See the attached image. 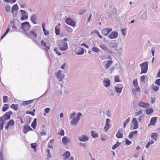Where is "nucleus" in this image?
I'll return each mask as SVG.
<instances>
[{"label": "nucleus", "instance_id": "nucleus-1", "mask_svg": "<svg viewBox=\"0 0 160 160\" xmlns=\"http://www.w3.org/2000/svg\"><path fill=\"white\" fill-rule=\"evenodd\" d=\"M59 49L62 51H66L68 49L67 43L63 40H60L58 43Z\"/></svg>", "mask_w": 160, "mask_h": 160}, {"label": "nucleus", "instance_id": "nucleus-2", "mask_svg": "<svg viewBox=\"0 0 160 160\" xmlns=\"http://www.w3.org/2000/svg\"><path fill=\"white\" fill-rule=\"evenodd\" d=\"M31 26L29 22H22L21 24V28L23 30L24 33L30 30Z\"/></svg>", "mask_w": 160, "mask_h": 160}, {"label": "nucleus", "instance_id": "nucleus-3", "mask_svg": "<svg viewBox=\"0 0 160 160\" xmlns=\"http://www.w3.org/2000/svg\"><path fill=\"white\" fill-rule=\"evenodd\" d=\"M24 34L26 35L28 38L35 40L37 38V34L35 32V30L32 29L29 33L25 32Z\"/></svg>", "mask_w": 160, "mask_h": 160}, {"label": "nucleus", "instance_id": "nucleus-4", "mask_svg": "<svg viewBox=\"0 0 160 160\" xmlns=\"http://www.w3.org/2000/svg\"><path fill=\"white\" fill-rule=\"evenodd\" d=\"M148 62H145L140 64V66L141 69L140 74L146 73L148 70Z\"/></svg>", "mask_w": 160, "mask_h": 160}, {"label": "nucleus", "instance_id": "nucleus-5", "mask_svg": "<svg viewBox=\"0 0 160 160\" xmlns=\"http://www.w3.org/2000/svg\"><path fill=\"white\" fill-rule=\"evenodd\" d=\"M12 114V111H9L7 112L4 114L1 117L0 120L1 121H5L9 120L10 119L11 115Z\"/></svg>", "mask_w": 160, "mask_h": 160}, {"label": "nucleus", "instance_id": "nucleus-6", "mask_svg": "<svg viewBox=\"0 0 160 160\" xmlns=\"http://www.w3.org/2000/svg\"><path fill=\"white\" fill-rule=\"evenodd\" d=\"M20 12H21L22 17L20 19L21 21H23L25 20H27L28 18V15H26V12L25 11L21 9L20 10Z\"/></svg>", "mask_w": 160, "mask_h": 160}, {"label": "nucleus", "instance_id": "nucleus-7", "mask_svg": "<svg viewBox=\"0 0 160 160\" xmlns=\"http://www.w3.org/2000/svg\"><path fill=\"white\" fill-rule=\"evenodd\" d=\"M112 29L111 28H106L103 29L101 31L102 34L105 36H107L109 32H111Z\"/></svg>", "mask_w": 160, "mask_h": 160}, {"label": "nucleus", "instance_id": "nucleus-8", "mask_svg": "<svg viewBox=\"0 0 160 160\" xmlns=\"http://www.w3.org/2000/svg\"><path fill=\"white\" fill-rule=\"evenodd\" d=\"M133 83L134 87L136 88L135 89H132V92H138L140 89V88L138 85L137 79H134L133 81Z\"/></svg>", "mask_w": 160, "mask_h": 160}, {"label": "nucleus", "instance_id": "nucleus-9", "mask_svg": "<svg viewBox=\"0 0 160 160\" xmlns=\"http://www.w3.org/2000/svg\"><path fill=\"white\" fill-rule=\"evenodd\" d=\"M65 22L67 24L72 27H74L76 25L74 21L70 18H67L66 19Z\"/></svg>", "mask_w": 160, "mask_h": 160}, {"label": "nucleus", "instance_id": "nucleus-10", "mask_svg": "<svg viewBox=\"0 0 160 160\" xmlns=\"http://www.w3.org/2000/svg\"><path fill=\"white\" fill-rule=\"evenodd\" d=\"M41 44L42 46L47 51H48L50 48V47L48 44L44 42L43 40H42L40 41Z\"/></svg>", "mask_w": 160, "mask_h": 160}, {"label": "nucleus", "instance_id": "nucleus-11", "mask_svg": "<svg viewBox=\"0 0 160 160\" xmlns=\"http://www.w3.org/2000/svg\"><path fill=\"white\" fill-rule=\"evenodd\" d=\"M62 71L61 70H58L57 74V77L59 81H61L62 78L64 77V75L61 73Z\"/></svg>", "mask_w": 160, "mask_h": 160}, {"label": "nucleus", "instance_id": "nucleus-12", "mask_svg": "<svg viewBox=\"0 0 160 160\" xmlns=\"http://www.w3.org/2000/svg\"><path fill=\"white\" fill-rule=\"evenodd\" d=\"M118 36V33L116 31L112 32L108 36V38L110 39H115L117 38Z\"/></svg>", "mask_w": 160, "mask_h": 160}, {"label": "nucleus", "instance_id": "nucleus-13", "mask_svg": "<svg viewBox=\"0 0 160 160\" xmlns=\"http://www.w3.org/2000/svg\"><path fill=\"white\" fill-rule=\"evenodd\" d=\"M32 130V129L28 125H25L23 127V132L25 134L29 131Z\"/></svg>", "mask_w": 160, "mask_h": 160}, {"label": "nucleus", "instance_id": "nucleus-14", "mask_svg": "<svg viewBox=\"0 0 160 160\" xmlns=\"http://www.w3.org/2000/svg\"><path fill=\"white\" fill-rule=\"evenodd\" d=\"M78 140L81 142H87L88 140V138L86 135H83L78 137Z\"/></svg>", "mask_w": 160, "mask_h": 160}, {"label": "nucleus", "instance_id": "nucleus-15", "mask_svg": "<svg viewBox=\"0 0 160 160\" xmlns=\"http://www.w3.org/2000/svg\"><path fill=\"white\" fill-rule=\"evenodd\" d=\"M157 118H158L157 117H153L150 120V123L148 126H154L157 122Z\"/></svg>", "mask_w": 160, "mask_h": 160}, {"label": "nucleus", "instance_id": "nucleus-16", "mask_svg": "<svg viewBox=\"0 0 160 160\" xmlns=\"http://www.w3.org/2000/svg\"><path fill=\"white\" fill-rule=\"evenodd\" d=\"M132 123L134 125L133 129H135L138 128V122L136 118H133L132 122Z\"/></svg>", "mask_w": 160, "mask_h": 160}, {"label": "nucleus", "instance_id": "nucleus-17", "mask_svg": "<svg viewBox=\"0 0 160 160\" xmlns=\"http://www.w3.org/2000/svg\"><path fill=\"white\" fill-rule=\"evenodd\" d=\"M103 85L106 87H108L110 85V80L108 78H105L103 82Z\"/></svg>", "mask_w": 160, "mask_h": 160}, {"label": "nucleus", "instance_id": "nucleus-18", "mask_svg": "<svg viewBox=\"0 0 160 160\" xmlns=\"http://www.w3.org/2000/svg\"><path fill=\"white\" fill-rule=\"evenodd\" d=\"M110 121V120L109 118H107L106 119V125L104 127V129L106 131H108L110 128V125L109 122Z\"/></svg>", "mask_w": 160, "mask_h": 160}, {"label": "nucleus", "instance_id": "nucleus-19", "mask_svg": "<svg viewBox=\"0 0 160 160\" xmlns=\"http://www.w3.org/2000/svg\"><path fill=\"white\" fill-rule=\"evenodd\" d=\"M71 153L68 151H66L63 155L62 156L63 157V160H66L68 159L70 157Z\"/></svg>", "mask_w": 160, "mask_h": 160}, {"label": "nucleus", "instance_id": "nucleus-20", "mask_svg": "<svg viewBox=\"0 0 160 160\" xmlns=\"http://www.w3.org/2000/svg\"><path fill=\"white\" fill-rule=\"evenodd\" d=\"M37 18V15L36 14H32L31 16L30 20L32 23L34 24H37V22H36Z\"/></svg>", "mask_w": 160, "mask_h": 160}, {"label": "nucleus", "instance_id": "nucleus-21", "mask_svg": "<svg viewBox=\"0 0 160 160\" xmlns=\"http://www.w3.org/2000/svg\"><path fill=\"white\" fill-rule=\"evenodd\" d=\"M138 105L142 108H145L149 106V104L148 103H145L142 101H140L138 103Z\"/></svg>", "mask_w": 160, "mask_h": 160}, {"label": "nucleus", "instance_id": "nucleus-22", "mask_svg": "<svg viewBox=\"0 0 160 160\" xmlns=\"http://www.w3.org/2000/svg\"><path fill=\"white\" fill-rule=\"evenodd\" d=\"M62 141L64 144H66L70 142V139L67 136H65L62 138Z\"/></svg>", "mask_w": 160, "mask_h": 160}, {"label": "nucleus", "instance_id": "nucleus-23", "mask_svg": "<svg viewBox=\"0 0 160 160\" xmlns=\"http://www.w3.org/2000/svg\"><path fill=\"white\" fill-rule=\"evenodd\" d=\"M109 44L111 47L113 48L117 47L118 45L116 42L115 40H113L110 42Z\"/></svg>", "mask_w": 160, "mask_h": 160}, {"label": "nucleus", "instance_id": "nucleus-24", "mask_svg": "<svg viewBox=\"0 0 160 160\" xmlns=\"http://www.w3.org/2000/svg\"><path fill=\"white\" fill-rule=\"evenodd\" d=\"M117 13V10L116 8L114 9V12L111 11L110 12H107L106 15H107L109 17H111L112 14H116Z\"/></svg>", "mask_w": 160, "mask_h": 160}, {"label": "nucleus", "instance_id": "nucleus-25", "mask_svg": "<svg viewBox=\"0 0 160 160\" xmlns=\"http://www.w3.org/2000/svg\"><path fill=\"white\" fill-rule=\"evenodd\" d=\"M91 135L93 138H96L98 137V134L96 131H92L91 132Z\"/></svg>", "mask_w": 160, "mask_h": 160}, {"label": "nucleus", "instance_id": "nucleus-26", "mask_svg": "<svg viewBox=\"0 0 160 160\" xmlns=\"http://www.w3.org/2000/svg\"><path fill=\"white\" fill-rule=\"evenodd\" d=\"M37 119L35 118L33 120V122H32L31 126L34 129H35L36 128L37 125Z\"/></svg>", "mask_w": 160, "mask_h": 160}, {"label": "nucleus", "instance_id": "nucleus-27", "mask_svg": "<svg viewBox=\"0 0 160 160\" xmlns=\"http://www.w3.org/2000/svg\"><path fill=\"white\" fill-rule=\"evenodd\" d=\"M9 108V105L8 104H5L2 107V111L5 112L7 111Z\"/></svg>", "mask_w": 160, "mask_h": 160}, {"label": "nucleus", "instance_id": "nucleus-28", "mask_svg": "<svg viewBox=\"0 0 160 160\" xmlns=\"http://www.w3.org/2000/svg\"><path fill=\"white\" fill-rule=\"evenodd\" d=\"M33 101V99L24 101L22 103H21L22 105H26L28 104H29L32 103Z\"/></svg>", "mask_w": 160, "mask_h": 160}, {"label": "nucleus", "instance_id": "nucleus-29", "mask_svg": "<svg viewBox=\"0 0 160 160\" xmlns=\"http://www.w3.org/2000/svg\"><path fill=\"white\" fill-rule=\"evenodd\" d=\"M55 33L57 35H59L60 34V28L57 25L55 28Z\"/></svg>", "mask_w": 160, "mask_h": 160}, {"label": "nucleus", "instance_id": "nucleus-30", "mask_svg": "<svg viewBox=\"0 0 160 160\" xmlns=\"http://www.w3.org/2000/svg\"><path fill=\"white\" fill-rule=\"evenodd\" d=\"M84 48H81L78 49L76 52L78 55H82L84 53Z\"/></svg>", "mask_w": 160, "mask_h": 160}, {"label": "nucleus", "instance_id": "nucleus-31", "mask_svg": "<svg viewBox=\"0 0 160 160\" xmlns=\"http://www.w3.org/2000/svg\"><path fill=\"white\" fill-rule=\"evenodd\" d=\"M113 63V62L112 60H108V61L107 63L105 66V68L107 69L109 68L112 65Z\"/></svg>", "mask_w": 160, "mask_h": 160}, {"label": "nucleus", "instance_id": "nucleus-32", "mask_svg": "<svg viewBox=\"0 0 160 160\" xmlns=\"http://www.w3.org/2000/svg\"><path fill=\"white\" fill-rule=\"evenodd\" d=\"M138 134V132H137V130H135V131L131 132L130 133L128 137L129 138H131L134 135H136V134Z\"/></svg>", "mask_w": 160, "mask_h": 160}, {"label": "nucleus", "instance_id": "nucleus-33", "mask_svg": "<svg viewBox=\"0 0 160 160\" xmlns=\"http://www.w3.org/2000/svg\"><path fill=\"white\" fill-rule=\"evenodd\" d=\"M19 9V8L17 4H14L12 7V12L13 13L14 11L18 10Z\"/></svg>", "mask_w": 160, "mask_h": 160}, {"label": "nucleus", "instance_id": "nucleus-34", "mask_svg": "<svg viewBox=\"0 0 160 160\" xmlns=\"http://www.w3.org/2000/svg\"><path fill=\"white\" fill-rule=\"evenodd\" d=\"M79 121L76 118H74L71 121L70 123L72 125H76Z\"/></svg>", "mask_w": 160, "mask_h": 160}, {"label": "nucleus", "instance_id": "nucleus-35", "mask_svg": "<svg viewBox=\"0 0 160 160\" xmlns=\"http://www.w3.org/2000/svg\"><path fill=\"white\" fill-rule=\"evenodd\" d=\"M147 14V13L146 11H145L142 14V18L143 20H146L148 19Z\"/></svg>", "mask_w": 160, "mask_h": 160}, {"label": "nucleus", "instance_id": "nucleus-36", "mask_svg": "<svg viewBox=\"0 0 160 160\" xmlns=\"http://www.w3.org/2000/svg\"><path fill=\"white\" fill-rule=\"evenodd\" d=\"M18 104H12L10 106V108L13 109L15 111H17L18 109Z\"/></svg>", "mask_w": 160, "mask_h": 160}, {"label": "nucleus", "instance_id": "nucleus-37", "mask_svg": "<svg viewBox=\"0 0 160 160\" xmlns=\"http://www.w3.org/2000/svg\"><path fill=\"white\" fill-rule=\"evenodd\" d=\"M116 137L118 138H122L123 137V135L119 131H118L116 134Z\"/></svg>", "mask_w": 160, "mask_h": 160}, {"label": "nucleus", "instance_id": "nucleus-38", "mask_svg": "<svg viewBox=\"0 0 160 160\" xmlns=\"http://www.w3.org/2000/svg\"><path fill=\"white\" fill-rule=\"evenodd\" d=\"M122 88H119L117 87H116L115 88V89L116 92L118 93H120L121 92Z\"/></svg>", "mask_w": 160, "mask_h": 160}, {"label": "nucleus", "instance_id": "nucleus-39", "mask_svg": "<svg viewBox=\"0 0 160 160\" xmlns=\"http://www.w3.org/2000/svg\"><path fill=\"white\" fill-rule=\"evenodd\" d=\"M158 137L157 133H152L151 135V138L155 139V140H156L157 139L156 138Z\"/></svg>", "mask_w": 160, "mask_h": 160}, {"label": "nucleus", "instance_id": "nucleus-40", "mask_svg": "<svg viewBox=\"0 0 160 160\" xmlns=\"http://www.w3.org/2000/svg\"><path fill=\"white\" fill-rule=\"evenodd\" d=\"M153 109L152 108H150L149 109L147 110L146 112L147 115H149L153 112Z\"/></svg>", "mask_w": 160, "mask_h": 160}, {"label": "nucleus", "instance_id": "nucleus-41", "mask_svg": "<svg viewBox=\"0 0 160 160\" xmlns=\"http://www.w3.org/2000/svg\"><path fill=\"white\" fill-rule=\"evenodd\" d=\"M130 118L128 117L124 122L123 123V127L125 128L127 126V124L129 122Z\"/></svg>", "mask_w": 160, "mask_h": 160}, {"label": "nucleus", "instance_id": "nucleus-42", "mask_svg": "<svg viewBox=\"0 0 160 160\" xmlns=\"http://www.w3.org/2000/svg\"><path fill=\"white\" fill-rule=\"evenodd\" d=\"M7 124L9 125V126H13L15 124V122L13 120L11 119L7 122Z\"/></svg>", "mask_w": 160, "mask_h": 160}, {"label": "nucleus", "instance_id": "nucleus-43", "mask_svg": "<svg viewBox=\"0 0 160 160\" xmlns=\"http://www.w3.org/2000/svg\"><path fill=\"white\" fill-rule=\"evenodd\" d=\"M121 143L119 142L118 141H117L116 143L112 147V149L113 150H115L116 149L118 146H119L120 144Z\"/></svg>", "mask_w": 160, "mask_h": 160}, {"label": "nucleus", "instance_id": "nucleus-44", "mask_svg": "<svg viewBox=\"0 0 160 160\" xmlns=\"http://www.w3.org/2000/svg\"><path fill=\"white\" fill-rule=\"evenodd\" d=\"M5 121H1L0 120V131L2 130L3 128V125L5 123Z\"/></svg>", "mask_w": 160, "mask_h": 160}, {"label": "nucleus", "instance_id": "nucleus-45", "mask_svg": "<svg viewBox=\"0 0 160 160\" xmlns=\"http://www.w3.org/2000/svg\"><path fill=\"white\" fill-rule=\"evenodd\" d=\"M142 113V111L141 110H139L138 112H136L135 113V117H136L139 116Z\"/></svg>", "mask_w": 160, "mask_h": 160}, {"label": "nucleus", "instance_id": "nucleus-46", "mask_svg": "<svg viewBox=\"0 0 160 160\" xmlns=\"http://www.w3.org/2000/svg\"><path fill=\"white\" fill-rule=\"evenodd\" d=\"M152 88L153 89L155 92H157L158 91L159 88L158 87L154 85L152 86Z\"/></svg>", "mask_w": 160, "mask_h": 160}, {"label": "nucleus", "instance_id": "nucleus-47", "mask_svg": "<svg viewBox=\"0 0 160 160\" xmlns=\"http://www.w3.org/2000/svg\"><path fill=\"white\" fill-rule=\"evenodd\" d=\"M10 5H7L5 7V9L6 11L8 12H10Z\"/></svg>", "mask_w": 160, "mask_h": 160}, {"label": "nucleus", "instance_id": "nucleus-48", "mask_svg": "<svg viewBox=\"0 0 160 160\" xmlns=\"http://www.w3.org/2000/svg\"><path fill=\"white\" fill-rule=\"evenodd\" d=\"M99 47L105 51L107 48L104 44H103L100 45Z\"/></svg>", "mask_w": 160, "mask_h": 160}, {"label": "nucleus", "instance_id": "nucleus-49", "mask_svg": "<svg viewBox=\"0 0 160 160\" xmlns=\"http://www.w3.org/2000/svg\"><path fill=\"white\" fill-rule=\"evenodd\" d=\"M92 50L96 52H98L99 51V49L98 48L93 47L92 48Z\"/></svg>", "mask_w": 160, "mask_h": 160}, {"label": "nucleus", "instance_id": "nucleus-50", "mask_svg": "<svg viewBox=\"0 0 160 160\" xmlns=\"http://www.w3.org/2000/svg\"><path fill=\"white\" fill-rule=\"evenodd\" d=\"M31 147L35 151H36V143H32L31 144Z\"/></svg>", "mask_w": 160, "mask_h": 160}, {"label": "nucleus", "instance_id": "nucleus-51", "mask_svg": "<svg viewBox=\"0 0 160 160\" xmlns=\"http://www.w3.org/2000/svg\"><path fill=\"white\" fill-rule=\"evenodd\" d=\"M76 113L75 112H72L70 116V119H72L73 118H75V116Z\"/></svg>", "mask_w": 160, "mask_h": 160}, {"label": "nucleus", "instance_id": "nucleus-52", "mask_svg": "<svg viewBox=\"0 0 160 160\" xmlns=\"http://www.w3.org/2000/svg\"><path fill=\"white\" fill-rule=\"evenodd\" d=\"M82 114L80 112H78L77 116L76 118L78 120H79L80 117L82 116Z\"/></svg>", "mask_w": 160, "mask_h": 160}, {"label": "nucleus", "instance_id": "nucleus-53", "mask_svg": "<svg viewBox=\"0 0 160 160\" xmlns=\"http://www.w3.org/2000/svg\"><path fill=\"white\" fill-rule=\"evenodd\" d=\"M114 81L116 82H120V81L119 78L118 76H116L115 77Z\"/></svg>", "mask_w": 160, "mask_h": 160}, {"label": "nucleus", "instance_id": "nucleus-54", "mask_svg": "<svg viewBox=\"0 0 160 160\" xmlns=\"http://www.w3.org/2000/svg\"><path fill=\"white\" fill-rule=\"evenodd\" d=\"M86 11L85 9H81L79 12V15H82Z\"/></svg>", "mask_w": 160, "mask_h": 160}, {"label": "nucleus", "instance_id": "nucleus-55", "mask_svg": "<svg viewBox=\"0 0 160 160\" xmlns=\"http://www.w3.org/2000/svg\"><path fill=\"white\" fill-rule=\"evenodd\" d=\"M8 97L6 96H3V102L4 103L6 102H8Z\"/></svg>", "mask_w": 160, "mask_h": 160}, {"label": "nucleus", "instance_id": "nucleus-56", "mask_svg": "<svg viewBox=\"0 0 160 160\" xmlns=\"http://www.w3.org/2000/svg\"><path fill=\"white\" fill-rule=\"evenodd\" d=\"M58 134L61 135V136H63L64 135V130L62 129L58 133Z\"/></svg>", "mask_w": 160, "mask_h": 160}, {"label": "nucleus", "instance_id": "nucleus-57", "mask_svg": "<svg viewBox=\"0 0 160 160\" xmlns=\"http://www.w3.org/2000/svg\"><path fill=\"white\" fill-rule=\"evenodd\" d=\"M54 50L56 52L57 54H58L59 55H62L61 53L58 51V50L57 48H55L54 49Z\"/></svg>", "mask_w": 160, "mask_h": 160}, {"label": "nucleus", "instance_id": "nucleus-58", "mask_svg": "<svg viewBox=\"0 0 160 160\" xmlns=\"http://www.w3.org/2000/svg\"><path fill=\"white\" fill-rule=\"evenodd\" d=\"M155 83L157 85L160 86V78L156 79Z\"/></svg>", "mask_w": 160, "mask_h": 160}, {"label": "nucleus", "instance_id": "nucleus-59", "mask_svg": "<svg viewBox=\"0 0 160 160\" xmlns=\"http://www.w3.org/2000/svg\"><path fill=\"white\" fill-rule=\"evenodd\" d=\"M26 114H29L31 115L32 116H34L35 115V114L34 112L32 111H27L26 112Z\"/></svg>", "mask_w": 160, "mask_h": 160}, {"label": "nucleus", "instance_id": "nucleus-60", "mask_svg": "<svg viewBox=\"0 0 160 160\" xmlns=\"http://www.w3.org/2000/svg\"><path fill=\"white\" fill-rule=\"evenodd\" d=\"M125 143L127 145H130V144H131L132 142H131V141H129L128 139H126V141H125Z\"/></svg>", "mask_w": 160, "mask_h": 160}, {"label": "nucleus", "instance_id": "nucleus-61", "mask_svg": "<svg viewBox=\"0 0 160 160\" xmlns=\"http://www.w3.org/2000/svg\"><path fill=\"white\" fill-rule=\"evenodd\" d=\"M43 31L45 35L46 36L49 34L48 31L46 30L45 29H43Z\"/></svg>", "mask_w": 160, "mask_h": 160}, {"label": "nucleus", "instance_id": "nucleus-62", "mask_svg": "<svg viewBox=\"0 0 160 160\" xmlns=\"http://www.w3.org/2000/svg\"><path fill=\"white\" fill-rule=\"evenodd\" d=\"M145 77H146L144 76H142L141 77L140 79L142 82H145Z\"/></svg>", "mask_w": 160, "mask_h": 160}, {"label": "nucleus", "instance_id": "nucleus-63", "mask_svg": "<svg viewBox=\"0 0 160 160\" xmlns=\"http://www.w3.org/2000/svg\"><path fill=\"white\" fill-rule=\"evenodd\" d=\"M50 111V109L49 108H47L45 109L44 111L46 113H49Z\"/></svg>", "mask_w": 160, "mask_h": 160}, {"label": "nucleus", "instance_id": "nucleus-64", "mask_svg": "<svg viewBox=\"0 0 160 160\" xmlns=\"http://www.w3.org/2000/svg\"><path fill=\"white\" fill-rule=\"evenodd\" d=\"M0 160H4L3 157V152L1 150L0 151Z\"/></svg>", "mask_w": 160, "mask_h": 160}]
</instances>
